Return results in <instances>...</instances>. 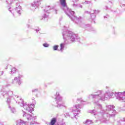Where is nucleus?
Listing matches in <instances>:
<instances>
[{
	"label": "nucleus",
	"instance_id": "1",
	"mask_svg": "<svg viewBox=\"0 0 125 125\" xmlns=\"http://www.w3.org/2000/svg\"><path fill=\"white\" fill-rule=\"evenodd\" d=\"M60 2H61V4H62V6H63V7H65L66 0H61Z\"/></svg>",
	"mask_w": 125,
	"mask_h": 125
},
{
	"label": "nucleus",
	"instance_id": "2",
	"mask_svg": "<svg viewBox=\"0 0 125 125\" xmlns=\"http://www.w3.org/2000/svg\"><path fill=\"white\" fill-rule=\"evenodd\" d=\"M55 123H56V118H54L51 120V121L50 122V125H55Z\"/></svg>",
	"mask_w": 125,
	"mask_h": 125
},
{
	"label": "nucleus",
	"instance_id": "6",
	"mask_svg": "<svg viewBox=\"0 0 125 125\" xmlns=\"http://www.w3.org/2000/svg\"><path fill=\"white\" fill-rule=\"evenodd\" d=\"M43 45L44 46V47H48L49 45L47 43H44L43 44Z\"/></svg>",
	"mask_w": 125,
	"mask_h": 125
},
{
	"label": "nucleus",
	"instance_id": "4",
	"mask_svg": "<svg viewBox=\"0 0 125 125\" xmlns=\"http://www.w3.org/2000/svg\"><path fill=\"white\" fill-rule=\"evenodd\" d=\"M11 72L13 74H14L15 73H16V68H15V67H13L11 69Z\"/></svg>",
	"mask_w": 125,
	"mask_h": 125
},
{
	"label": "nucleus",
	"instance_id": "7",
	"mask_svg": "<svg viewBox=\"0 0 125 125\" xmlns=\"http://www.w3.org/2000/svg\"><path fill=\"white\" fill-rule=\"evenodd\" d=\"M20 83H19V84H20Z\"/></svg>",
	"mask_w": 125,
	"mask_h": 125
},
{
	"label": "nucleus",
	"instance_id": "3",
	"mask_svg": "<svg viewBox=\"0 0 125 125\" xmlns=\"http://www.w3.org/2000/svg\"><path fill=\"white\" fill-rule=\"evenodd\" d=\"M60 47H61V48L58 50L62 51V50H63V48H64V45L63 44V43L60 44Z\"/></svg>",
	"mask_w": 125,
	"mask_h": 125
},
{
	"label": "nucleus",
	"instance_id": "5",
	"mask_svg": "<svg viewBox=\"0 0 125 125\" xmlns=\"http://www.w3.org/2000/svg\"><path fill=\"white\" fill-rule=\"evenodd\" d=\"M54 50H57L58 49V45H55L53 47Z\"/></svg>",
	"mask_w": 125,
	"mask_h": 125
}]
</instances>
